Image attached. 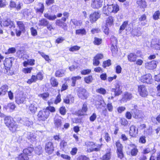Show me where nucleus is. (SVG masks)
<instances>
[{
    "instance_id": "nucleus-1",
    "label": "nucleus",
    "mask_w": 160,
    "mask_h": 160,
    "mask_svg": "<svg viewBox=\"0 0 160 160\" xmlns=\"http://www.w3.org/2000/svg\"><path fill=\"white\" fill-rule=\"evenodd\" d=\"M49 114V111L48 110L40 111L38 115V119L39 121H45L47 118Z\"/></svg>"
},
{
    "instance_id": "nucleus-2",
    "label": "nucleus",
    "mask_w": 160,
    "mask_h": 160,
    "mask_svg": "<svg viewBox=\"0 0 160 160\" xmlns=\"http://www.w3.org/2000/svg\"><path fill=\"white\" fill-rule=\"evenodd\" d=\"M111 91L114 92V96H118L120 95L122 92V87L120 83L118 82L115 85V88L111 89Z\"/></svg>"
},
{
    "instance_id": "nucleus-3",
    "label": "nucleus",
    "mask_w": 160,
    "mask_h": 160,
    "mask_svg": "<svg viewBox=\"0 0 160 160\" xmlns=\"http://www.w3.org/2000/svg\"><path fill=\"white\" fill-rule=\"evenodd\" d=\"M115 144L117 148V152L118 155V157L121 159L124 156V155L122 152L123 147L120 142H116Z\"/></svg>"
},
{
    "instance_id": "nucleus-4",
    "label": "nucleus",
    "mask_w": 160,
    "mask_h": 160,
    "mask_svg": "<svg viewBox=\"0 0 160 160\" xmlns=\"http://www.w3.org/2000/svg\"><path fill=\"white\" fill-rule=\"evenodd\" d=\"M45 149L46 152L49 154L52 153L54 150V147L52 142H48L45 145Z\"/></svg>"
},
{
    "instance_id": "nucleus-5",
    "label": "nucleus",
    "mask_w": 160,
    "mask_h": 160,
    "mask_svg": "<svg viewBox=\"0 0 160 160\" xmlns=\"http://www.w3.org/2000/svg\"><path fill=\"white\" fill-rule=\"evenodd\" d=\"M78 97L82 99H86L89 94L86 90L84 88L80 89L78 91Z\"/></svg>"
},
{
    "instance_id": "nucleus-6",
    "label": "nucleus",
    "mask_w": 160,
    "mask_h": 160,
    "mask_svg": "<svg viewBox=\"0 0 160 160\" xmlns=\"http://www.w3.org/2000/svg\"><path fill=\"white\" fill-rule=\"evenodd\" d=\"M141 81L144 83L150 84L152 81V76L150 74H146L141 77Z\"/></svg>"
},
{
    "instance_id": "nucleus-7",
    "label": "nucleus",
    "mask_w": 160,
    "mask_h": 160,
    "mask_svg": "<svg viewBox=\"0 0 160 160\" xmlns=\"http://www.w3.org/2000/svg\"><path fill=\"white\" fill-rule=\"evenodd\" d=\"M91 7L93 8L98 9L102 6V0H92Z\"/></svg>"
},
{
    "instance_id": "nucleus-8",
    "label": "nucleus",
    "mask_w": 160,
    "mask_h": 160,
    "mask_svg": "<svg viewBox=\"0 0 160 160\" xmlns=\"http://www.w3.org/2000/svg\"><path fill=\"white\" fill-rule=\"evenodd\" d=\"M151 47L156 50H160V40L154 39L152 40L151 43Z\"/></svg>"
},
{
    "instance_id": "nucleus-9",
    "label": "nucleus",
    "mask_w": 160,
    "mask_h": 160,
    "mask_svg": "<svg viewBox=\"0 0 160 160\" xmlns=\"http://www.w3.org/2000/svg\"><path fill=\"white\" fill-rule=\"evenodd\" d=\"M16 102L18 104L24 103L25 101L26 97L24 94H17L16 97Z\"/></svg>"
},
{
    "instance_id": "nucleus-10",
    "label": "nucleus",
    "mask_w": 160,
    "mask_h": 160,
    "mask_svg": "<svg viewBox=\"0 0 160 160\" xmlns=\"http://www.w3.org/2000/svg\"><path fill=\"white\" fill-rule=\"evenodd\" d=\"M131 112L133 117L135 118H141L142 117L141 111L136 109H132Z\"/></svg>"
},
{
    "instance_id": "nucleus-11",
    "label": "nucleus",
    "mask_w": 160,
    "mask_h": 160,
    "mask_svg": "<svg viewBox=\"0 0 160 160\" xmlns=\"http://www.w3.org/2000/svg\"><path fill=\"white\" fill-rule=\"evenodd\" d=\"M138 91L140 95L142 97H145L148 94V92L146 90L145 87L143 85L138 86Z\"/></svg>"
},
{
    "instance_id": "nucleus-12",
    "label": "nucleus",
    "mask_w": 160,
    "mask_h": 160,
    "mask_svg": "<svg viewBox=\"0 0 160 160\" xmlns=\"http://www.w3.org/2000/svg\"><path fill=\"white\" fill-rule=\"evenodd\" d=\"M100 14L98 12H95L90 14V21L92 23L95 22L100 17Z\"/></svg>"
},
{
    "instance_id": "nucleus-13",
    "label": "nucleus",
    "mask_w": 160,
    "mask_h": 160,
    "mask_svg": "<svg viewBox=\"0 0 160 160\" xmlns=\"http://www.w3.org/2000/svg\"><path fill=\"white\" fill-rule=\"evenodd\" d=\"M62 118L60 117H55L54 118V125L57 128H61L62 126V122L61 121Z\"/></svg>"
},
{
    "instance_id": "nucleus-14",
    "label": "nucleus",
    "mask_w": 160,
    "mask_h": 160,
    "mask_svg": "<svg viewBox=\"0 0 160 160\" xmlns=\"http://www.w3.org/2000/svg\"><path fill=\"white\" fill-rule=\"evenodd\" d=\"M37 103L36 102H33L29 106L28 109L32 113L34 114L37 110Z\"/></svg>"
},
{
    "instance_id": "nucleus-15",
    "label": "nucleus",
    "mask_w": 160,
    "mask_h": 160,
    "mask_svg": "<svg viewBox=\"0 0 160 160\" xmlns=\"http://www.w3.org/2000/svg\"><path fill=\"white\" fill-rule=\"evenodd\" d=\"M20 122L24 125L28 127L32 125L33 123L32 121L30 120L29 118H23L22 119H21Z\"/></svg>"
},
{
    "instance_id": "nucleus-16",
    "label": "nucleus",
    "mask_w": 160,
    "mask_h": 160,
    "mask_svg": "<svg viewBox=\"0 0 160 160\" xmlns=\"http://www.w3.org/2000/svg\"><path fill=\"white\" fill-rule=\"evenodd\" d=\"M4 65L6 69H9L12 65V60L11 58H6L4 62Z\"/></svg>"
},
{
    "instance_id": "nucleus-17",
    "label": "nucleus",
    "mask_w": 160,
    "mask_h": 160,
    "mask_svg": "<svg viewBox=\"0 0 160 160\" xmlns=\"http://www.w3.org/2000/svg\"><path fill=\"white\" fill-rule=\"evenodd\" d=\"M113 4L110 5H107V7H105L103 8V12L104 14L108 15L109 13L112 12L113 10Z\"/></svg>"
},
{
    "instance_id": "nucleus-18",
    "label": "nucleus",
    "mask_w": 160,
    "mask_h": 160,
    "mask_svg": "<svg viewBox=\"0 0 160 160\" xmlns=\"http://www.w3.org/2000/svg\"><path fill=\"white\" fill-rule=\"evenodd\" d=\"M138 20L141 22V25L145 26L147 24L148 21L147 20V16L145 14H143L139 18Z\"/></svg>"
},
{
    "instance_id": "nucleus-19",
    "label": "nucleus",
    "mask_w": 160,
    "mask_h": 160,
    "mask_svg": "<svg viewBox=\"0 0 160 160\" xmlns=\"http://www.w3.org/2000/svg\"><path fill=\"white\" fill-rule=\"evenodd\" d=\"M111 158L110 149H108L106 153L100 158L102 160H110Z\"/></svg>"
},
{
    "instance_id": "nucleus-20",
    "label": "nucleus",
    "mask_w": 160,
    "mask_h": 160,
    "mask_svg": "<svg viewBox=\"0 0 160 160\" xmlns=\"http://www.w3.org/2000/svg\"><path fill=\"white\" fill-rule=\"evenodd\" d=\"M138 133V130L136 129L135 126L132 125L130 127L129 134L132 137H135Z\"/></svg>"
},
{
    "instance_id": "nucleus-21",
    "label": "nucleus",
    "mask_w": 160,
    "mask_h": 160,
    "mask_svg": "<svg viewBox=\"0 0 160 160\" xmlns=\"http://www.w3.org/2000/svg\"><path fill=\"white\" fill-rule=\"evenodd\" d=\"M158 63V62L157 61H152L148 64L147 68L149 69H153L156 67Z\"/></svg>"
},
{
    "instance_id": "nucleus-22",
    "label": "nucleus",
    "mask_w": 160,
    "mask_h": 160,
    "mask_svg": "<svg viewBox=\"0 0 160 160\" xmlns=\"http://www.w3.org/2000/svg\"><path fill=\"white\" fill-rule=\"evenodd\" d=\"M137 56L134 53H131L128 55V59L129 61L134 62L136 61Z\"/></svg>"
},
{
    "instance_id": "nucleus-23",
    "label": "nucleus",
    "mask_w": 160,
    "mask_h": 160,
    "mask_svg": "<svg viewBox=\"0 0 160 160\" xmlns=\"http://www.w3.org/2000/svg\"><path fill=\"white\" fill-rule=\"evenodd\" d=\"M27 138L30 142H32L35 141L36 136L33 133L28 132H27Z\"/></svg>"
},
{
    "instance_id": "nucleus-24",
    "label": "nucleus",
    "mask_w": 160,
    "mask_h": 160,
    "mask_svg": "<svg viewBox=\"0 0 160 160\" xmlns=\"http://www.w3.org/2000/svg\"><path fill=\"white\" fill-rule=\"evenodd\" d=\"M141 29V28L139 27L135 28L131 32L132 35L134 36H140L142 34V32L140 31Z\"/></svg>"
},
{
    "instance_id": "nucleus-25",
    "label": "nucleus",
    "mask_w": 160,
    "mask_h": 160,
    "mask_svg": "<svg viewBox=\"0 0 160 160\" xmlns=\"http://www.w3.org/2000/svg\"><path fill=\"white\" fill-rule=\"evenodd\" d=\"M104 101L101 99L97 100L95 102L97 108L98 109L102 108L104 107Z\"/></svg>"
},
{
    "instance_id": "nucleus-26",
    "label": "nucleus",
    "mask_w": 160,
    "mask_h": 160,
    "mask_svg": "<svg viewBox=\"0 0 160 160\" xmlns=\"http://www.w3.org/2000/svg\"><path fill=\"white\" fill-rule=\"evenodd\" d=\"M106 23L105 25L111 26L113 25L114 18L112 16H109L106 19Z\"/></svg>"
},
{
    "instance_id": "nucleus-27",
    "label": "nucleus",
    "mask_w": 160,
    "mask_h": 160,
    "mask_svg": "<svg viewBox=\"0 0 160 160\" xmlns=\"http://www.w3.org/2000/svg\"><path fill=\"white\" fill-rule=\"evenodd\" d=\"M88 108L87 104L84 103L83 104L82 109L78 111V113L80 116L83 115L87 111Z\"/></svg>"
},
{
    "instance_id": "nucleus-28",
    "label": "nucleus",
    "mask_w": 160,
    "mask_h": 160,
    "mask_svg": "<svg viewBox=\"0 0 160 160\" xmlns=\"http://www.w3.org/2000/svg\"><path fill=\"white\" fill-rule=\"evenodd\" d=\"M4 122L6 125L8 127L14 122L11 117L7 116L4 119Z\"/></svg>"
},
{
    "instance_id": "nucleus-29",
    "label": "nucleus",
    "mask_w": 160,
    "mask_h": 160,
    "mask_svg": "<svg viewBox=\"0 0 160 160\" xmlns=\"http://www.w3.org/2000/svg\"><path fill=\"white\" fill-rule=\"evenodd\" d=\"M136 3L140 8H144L147 6L145 0H137Z\"/></svg>"
},
{
    "instance_id": "nucleus-30",
    "label": "nucleus",
    "mask_w": 160,
    "mask_h": 160,
    "mask_svg": "<svg viewBox=\"0 0 160 160\" xmlns=\"http://www.w3.org/2000/svg\"><path fill=\"white\" fill-rule=\"evenodd\" d=\"M156 150L154 148V147H153V148L150 147H148L147 148L144 149L143 150V153L144 154L148 153L150 152H151L153 154L155 153L156 152Z\"/></svg>"
},
{
    "instance_id": "nucleus-31",
    "label": "nucleus",
    "mask_w": 160,
    "mask_h": 160,
    "mask_svg": "<svg viewBox=\"0 0 160 160\" xmlns=\"http://www.w3.org/2000/svg\"><path fill=\"white\" fill-rule=\"evenodd\" d=\"M3 25L6 27H9L11 28L12 27H14V24L13 22L10 20H7L3 22L2 23Z\"/></svg>"
},
{
    "instance_id": "nucleus-32",
    "label": "nucleus",
    "mask_w": 160,
    "mask_h": 160,
    "mask_svg": "<svg viewBox=\"0 0 160 160\" xmlns=\"http://www.w3.org/2000/svg\"><path fill=\"white\" fill-rule=\"evenodd\" d=\"M8 88V86L4 85L2 86L0 88V95H4L7 92Z\"/></svg>"
},
{
    "instance_id": "nucleus-33",
    "label": "nucleus",
    "mask_w": 160,
    "mask_h": 160,
    "mask_svg": "<svg viewBox=\"0 0 160 160\" xmlns=\"http://www.w3.org/2000/svg\"><path fill=\"white\" fill-rule=\"evenodd\" d=\"M8 127L9 128L11 131L12 132H14L17 130L18 126L16 123L14 122Z\"/></svg>"
},
{
    "instance_id": "nucleus-34",
    "label": "nucleus",
    "mask_w": 160,
    "mask_h": 160,
    "mask_svg": "<svg viewBox=\"0 0 160 160\" xmlns=\"http://www.w3.org/2000/svg\"><path fill=\"white\" fill-rule=\"evenodd\" d=\"M44 17L50 20L53 21L56 19L57 16L55 15H51L48 13H45L44 14Z\"/></svg>"
},
{
    "instance_id": "nucleus-35",
    "label": "nucleus",
    "mask_w": 160,
    "mask_h": 160,
    "mask_svg": "<svg viewBox=\"0 0 160 160\" xmlns=\"http://www.w3.org/2000/svg\"><path fill=\"white\" fill-rule=\"evenodd\" d=\"M49 23V21L45 18H42L39 20L38 22L39 26H46Z\"/></svg>"
},
{
    "instance_id": "nucleus-36",
    "label": "nucleus",
    "mask_w": 160,
    "mask_h": 160,
    "mask_svg": "<svg viewBox=\"0 0 160 160\" xmlns=\"http://www.w3.org/2000/svg\"><path fill=\"white\" fill-rule=\"evenodd\" d=\"M65 70L62 69L58 70L55 72V76L56 77H61L64 76Z\"/></svg>"
},
{
    "instance_id": "nucleus-37",
    "label": "nucleus",
    "mask_w": 160,
    "mask_h": 160,
    "mask_svg": "<svg viewBox=\"0 0 160 160\" xmlns=\"http://www.w3.org/2000/svg\"><path fill=\"white\" fill-rule=\"evenodd\" d=\"M33 151V149L31 147H29L27 148L24 149L23 152L28 156L30 155Z\"/></svg>"
},
{
    "instance_id": "nucleus-38",
    "label": "nucleus",
    "mask_w": 160,
    "mask_h": 160,
    "mask_svg": "<svg viewBox=\"0 0 160 160\" xmlns=\"http://www.w3.org/2000/svg\"><path fill=\"white\" fill-rule=\"evenodd\" d=\"M81 77L79 76H77L75 77H72L71 78L72 80V82L71 83V86L72 87H74L76 85V82L77 80L80 79Z\"/></svg>"
},
{
    "instance_id": "nucleus-39",
    "label": "nucleus",
    "mask_w": 160,
    "mask_h": 160,
    "mask_svg": "<svg viewBox=\"0 0 160 160\" xmlns=\"http://www.w3.org/2000/svg\"><path fill=\"white\" fill-rule=\"evenodd\" d=\"M39 8H37L36 9V11L37 12H39L41 13H42L44 10V5L43 4L41 3H38V4Z\"/></svg>"
},
{
    "instance_id": "nucleus-40",
    "label": "nucleus",
    "mask_w": 160,
    "mask_h": 160,
    "mask_svg": "<svg viewBox=\"0 0 160 160\" xmlns=\"http://www.w3.org/2000/svg\"><path fill=\"white\" fill-rule=\"evenodd\" d=\"M132 146L134 147L131 151V154L132 156H135L137 155L138 152V150L136 146H134V145H132Z\"/></svg>"
},
{
    "instance_id": "nucleus-41",
    "label": "nucleus",
    "mask_w": 160,
    "mask_h": 160,
    "mask_svg": "<svg viewBox=\"0 0 160 160\" xmlns=\"http://www.w3.org/2000/svg\"><path fill=\"white\" fill-rule=\"evenodd\" d=\"M86 30L84 28L77 30L76 31V34L78 35L82 36L86 35Z\"/></svg>"
},
{
    "instance_id": "nucleus-42",
    "label": "nucleus",
    "mask_w": 160,
    "mask_h": 160,
    "mask_svg": "<svg viewBox=\"0 0 160 160\" xmlns=\"http://www.w3.org/2000/svg\"><path fill=\"white\" fill-rule=\"evenodd\" d=\"M17 23L19 29L22 32L24 31L25 30V26L23 22L22 21H17Z\"/></svg>"
},
{
    "instance_id": "nucleus-43",
    "label": "nucleus",
    "mask_w": 160,
    "mask_h": 160,
    "mask_svg": "<svg viewBox=\"0 0 160 160\" xmlns=\"http://www.w3.org/2000/svg\"><path fill=\"white\" fill-rule=\"evenodd\" d=\"M50 82L52 86L53 87H57L58 84V83L57 79L53 77L51 78Z\"/></svg>"
},
{
    "instance_id": "nucleus-44",
    "label": "nucleus",
    "mask_w": 160,
    "mask_h": 160,
    "mask_svg": "<svg viewBox=\"0 0 160 160\" xmlns=\"http://www.w3.org/2000/svg\"><path fill=\"white\" fill-rule=\"evenodd\" d=\"M56 24L57 25L62 27V28L65 29V28L66 27V24L64 22H62L60 20H57L56 22Z\"/></svg>"
},
{
    "instance_id": "nucleus-45",
    "label": "nucleus",
    "mask_w": 160,
    "mask_h": 160,
    "mask_svg": "<svg viewBox=\"0 0 160 160\" xmlns=\"http://www.w3.org/2000/svg\"><path fill=\"white\" fill-rule=\"evenodd\" d=\"M19 160H28V157L23 152L18 157Z\"/></svg>"
},
{
    "instance_id": "nucleus-46",
    "label": "nucleus",
    "mask_w": 160,
    "mask_h": 160,
    "mask_svg": "<svg viewBox=\"0 0 160 160\" xmlns=\"http://www.w3.org/2000/svg\"><path fill=\"white\" fill-rule=\"evenodd\" d=\"M128 25V22L127 21L124 22L120 26L119 29V33H121L122 31L125 29Z\"/></svg>"
},
{
    "instance_id": "nucleus-47",
    "label": "nucleus",
    "mask_w": 160,
    "mask_h": 160,
    "mask_svg": "<svg viewBox=\"0 0 160 160\" xmlns=\"http://www.w3.org/2000/svg\"><path fill=\"white\" fill-rule=\"evenodd\" d=\"M132 96L131 94L128 92H126L124 95L123 99L127 100H130L132 98Z\"/></svg>"
},
{
    "instance_id": "nucleus-48",
    "label": "nucleus",
    "mask_w": 160,
    "mask_h": 160,
    "mask_svg": "<svg viewBox=\"0 0 160 160\" xmlns=\"http://www.w3.org/2000/svg\"><path fill=\"white\" fill-rule=\"evenodd\" d=\"M22 12L25 17H27L30 14V10H29L25 9Z\"/></svg>"
},
{
    "instance_id": "nucleus-49",
    "label": "nucleus",
    "mask_w": 160,
    "mask_h": 160,
    "mask_svg": "<svg viewBox=\"0 0 160 160\" xmlns=\"http://www.w3.org/2000/svg\"><path fill=\"white\" fill-rule=\"evenodd\" d=\"M49 94L48 92H45L38 95L39 97L42 98L43 100H46V98L49 97Z\"/></svg>"
},
{
    "instance_id": "nucleus-50",
    "label": "nucleus",
    "mask_w": 160,
    "mask_h": 160,
    "mask_svg": "<svg viewBox=\"0 0 160 160\" xmlns=\"http://www.w3.org/2000/svg\"><path fill=\"white\" fill-rule=\"evenodd\" d=\"M93 78L92 76L91 75L85 77L84 78V81L85 82L87 83H89L91 82Z\"/></svg>"
},
{
    "instance_id": "nucleus-51",
    "label": "nucleus",
    "mask_w": 160,
    "mask_h": 160,
    "mask_svg": "<svg viewBox=\"0 0 160 160\" xmlns=\"http://www.w3.org/2000/svg\"><path fill=\"white\" fill-rule=\"evenodd\" d=\"M37 79V77L36 76L32 75V76L31 78L28 80L27 83L30 84L33 82H35Z\"/></svg>"
},
{
    "instance_id": "nucleus-52",
    "label": "nucleus",
    "mask_w": 160,
    "mask_h": 160,
    "mask_svg": "<svg viewBox=\"0 0 160 160\" xmlns=\"http://www.w3.org/2000/svg\"><path fill=\"white\" fill-rule=\"evenodd\" d=\"M39 53L40 54V55L44 58L48 62L50 61V59L49 58V56L48 55H46L45 54V53L42 52H39Z\"/></svg>"
},
{
    "instance_id": "nucleus-53",
    "label": "nucleus",
    "mask_w": 160,
    "mask_h": 160,
    "mask_svg": "<svg viewBox=\"0 0 160 160\" xmlns=\"http://www.w3.org/2000/svg\"><path fill=\"white\" fill-rule=\"evenodd\" d=\"M97 92L102 95H105L106 92V90L104 88H101L96 90Z\"/></svg>"
},
{
    "instance_id": "nucleus-54",
    "label": "nucleus",
    "mask_w": 160,
    "mask_h": 160,
    "mask_svg": "<svg viewBox=\"0 0 160 160\" xmlns=\"http://www.w3.org/2000/svg\"><path fill=\"white\" fill-rule=\"evenodd\" d=\"M111 60L108 59L106 61H104L103 63L102 66L104 68H106L107 67H108L111 65Z\"/></svg>"
},
{
    "instance_id": "nucleus-55",
    "label": "nucleus",
    "mask_w": 160,
    "mask_h": 160,
    "mask_svg": "<svg viewBox=\"0 0 160 160\" xmlns=\"http://www.w3.org/2000/svg\"><path fill=\"white\" fill-rule=\"evenodd\" d=\"M113 10L112 12L116 13L117 12L119 11V7L118 5L117 4H113Z\"/></svg>"
},
{
    "instance_id": "nucleus-56",
    "label": "nucleus",
    "mask_w": 160,
    "mask_h": 160,
    "mask_svg": "<svg viewBox=\"0 0 160 160\" xmlns=\"http://www.w3.org/2000/svg\"><path fill=\"white\" fill-rule=\"evenodd\" d=\"M102 42V39L95 37L94 38L93 43L95 45H99Z\"/></svg>"
},
{
    "instance_id": "nucleus-57",
    "label": "nucleus",
    "mask_w": 160,
    "mask_h": 160,
    "mask_svg": "<svg viewBox=\"0 0 160 160\" xmlns=\"http://www.w3.org/2000/svg\"><path fill=\"white\" fill-rule=\"evenodd\" d=\"M160 12L159 11L155 12L154 13L153 18L154 20H157L159 18Z\"/></svg>"
},
{
    "instance_id": "nucleus-58",
    "label": "nucleus",
    "mask_w": 160,
    "mask_h": 160,
    "mask_svg": "<svg viewBox=\"0 0 160 160\" xmlns=\"http://www.w3.org/2000/svg\"><path fill=\"white\" fill-rule=\"evenodd\" d=\"M61 95L59 92L58 95L56 97L54 103L55 104H57L58 103L60 102L61 101Z\"/></svg>"
},
{
    "instance_id": "nucleus-59",
    "label": "nucleus",
    "mask_w": 160,
    "mask_h": 160,
    "mask_svg": "<svg viewBox=\"0 0 160 160\" xmlns=\"http://www.w3.org/2000/svg\"><path fill=\"white\" fill-rule=\"evenodd\" d=\"M120 122L121 124L122 125L124 126H126L128 124V122L125 118H121L120 120Z\"/></svg>"
},
{
    "instance_id": "nucleus-60",
    "label": "nucleus",
    "mask_w": 160,
    "mask_h": 160,
    "mask_svg": "<svg viewBox=\"0 0 160 160\" xmlns=\"http://www.w3.org/2000/svg\"><path fill=\"white\" fill-rule=\"evenodd\" d=\"M67 145V142L64 140L62 141L60 143V148L62 150L64 149Z\"/></svg>"
},
{
    "instance_id": "nucleus-61",
    "label": "nucleus",
    "mask_w": 160,
    "mask_h": 160,
    "mask_svg": "<svg viewBox=\"0 0 160 160\" xmlns=\"http://www.w3.org/2000/svg\"><path fill=\"white\" fill-rule=\"evenodd\" d=\"M15 105L13 103H10L8 104L7 108H9L10 110H13L15 108Z\"/></svg>"
},
{
    "instance_id": "nucleus-62",
    "label": "nucleus",
    "mask_w": 160,
    "mask_h": 160,
    "mask_svg": "<svg viewBox=\"0 0 160 160\" xmlns=\"http://www.w3.org/2000/svg\"><path fill=\"white\" fill-rule=\"evenodd\" d=\"M60 113L62 115H64L66 114V110L64 107H61L59 109Z\"/></svg>"
},
{
    "instance_id": "nucleus-63",
    "label": "nucleus",
    "mask_w": 160,
    "mask_h": 160,
    "mask_svg": "<svg viewBox=\"0 0 160 160\" xmlns=\"http://www.w3.org/2000/svg\"><path fill=\"white\" fill-rule=\"evenodd\" d=\"M30 31L31 35L32 36H35L37 35V31L34 28L32 27L31 28Z\"/></svg>"
},
{
    "instance_id": "nucleus-64",
    "label": "nucleus",
    "mask_w": 160,
    "mask_h": 160,
    "mask_svg": "<svg viewBox=\"0 0 160 160\" xmlns=\"http://www.w3.org/2000/svg\"><path fill=\"white\" fill-rule=\"evenodd\" d=\"M77 160H90L89 158L85 156L81 155L77 158Z\"/></svg>"
}]
</instances>
